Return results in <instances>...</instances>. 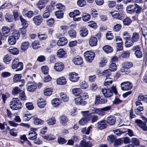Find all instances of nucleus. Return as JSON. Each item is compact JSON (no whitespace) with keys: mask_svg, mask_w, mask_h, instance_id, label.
<instances>
[{"mask_svg":"<svg viewBox=\"0 0 147 147\" xmlns=\"http://www.w3.org/2000/svg\"><path fill=\"white\" fill-rule=\"evenodd\" d=\"M102 92L104 96L107 98L111 97L113 95V92L116 95L117 94L116 88L114 86H112L111 89H103L102 90Z\"/></svg>","mask_w":147,"mask_h":147,"instance_id":"obj_1","label":"nucleus"},{"mask_svg":"<svg viewBox=\"0 0 147 147\" xmlns=\"http://www.w3.org/2000/svg\"><path fill=\"white\" fill-rule=\"evenodd\" d=\"M22 104L18 98H13L10 102V106L13 110H18L22 108Z\"/></svg>","mask_w":147,"mask_h":147,"instance_id":"obj_2","label":"nucleus"},{"mask_svg":"<svg viewBox=\"0 0 147 147\" xmlns=\"http://www.w3.org/2000/svg\"><path fill=\"white\" fill-rule=\"evenodd\" d=\"M11 67L13 69L17 68L16 71L22 70L23 68V64L22 62H19V59L18 58H15L13 60Z\"/></svg>","mask_w":147,"mask_h":147,"instance_id":"obj_3","label":"nucleus"},{"mask_svg":"<svg viewBox=\"0 0 147 147\" xmlns=\"http://www.w3.org/2000/svg\"><path fill=\"white\" fill-rule=\"evenodd\" d=\"M85 58L87 61L91 62L95 57V53L91 51H87L84 53Z\"/></svg>","mask_w":147,"mask_h":147,"instance_id":"obj_4","label":"nucleus"},{"mask_svg":"<svg viewBox=\"0 0 147 147\" xmlns=\"http://www.w3.org/2000/svg\"><path fill=\"white\" fill-rule=\"evenodd\" d=\"M140 49L141 47L138 45L134 46L131 49L132 51H135L134 54L137 58H140L142 57V53Z\"/></svg>","mask_w":147,"mask_h":147,"instance_id":"obj_5","label":"nucleus"},{"mask_svg":"<svg viewBox=\"0 0 147 147\" xmlns=\"http://www.w3.org/2000/svg\"><path fill=\"white\" fill-rule=\"evenodd\" d=\"M37 88L36 84L33 82L29 81L26 85L27 90L30 92H34Z\"/></svg>","mask_w":147,"mask_h":147,"instance_id":"obj_6","label":"nucleus"},{"mask_svg":"<svg viewBox=\"0 0 147 147\" xmlns=\"http://www.w3.org/2000/svg\"><path fill=\"white\" fill-rule=\"evenodd\" d=\"M22 77V76L21 74H16L14 76L13 78V81L14 82L16 83L19 82L22 83V84L19 85L20 87H22L25 83L24 80L21 79Z\"/></svg>","mask_w":147,"mask_h":147,"instance_id":"obj_7","label":"nucleus"},{"mask_svg":"<svg viewBox=\"0 0 147 147\" xmlns=\"http://www.w3.org/2000/svg\"><path fill=\"white\" fill-rule=\"evenodd\" d=\"M135 122L138 126L142 129L143 131H147V127L145 122H142L141 120L138 119H136Z\"/></svg>","mask_w":147,"mask_h":147,"instance_id":"obj_8","label":"nucleus"},{"mask_svg":"<svg viewBox=\"0 0 147 147\" xmlns=\"http://www.w3.org/2000/svg\"><path fill=\"white\" fill-rule=\"evenodd\" d=\"M121 88L123 90H130L132 87V84L129 82H125L121 84Z\"/></svg>","mask_w":147,"mask_h":147,"instance_id":"obj_9","label":"nucleus"},{"mask_svg":"<svg viewBox=\"0 0 147 147\" xmlns=\"http://www.w3.org/2000/svg\"><path fill=\"white\" fill-rule=\"evenodd\" d=\"M32 20L35 24L36 26H38L42 23L43 19L41 15H38L34 16Z\"/></svg>","mask_w":147,"mask_h":147,"instance_id":"obj_10","label":"nucleus"},{"mask_svg":"<svg viewBox=\"0 0 147 147\" xmlns=\"http://www.w3.org/2000/svg\"><path fill=\"white\" fill-rule=\"evenodd\" d=\"M107 125L106 120L102 119L98 122L97 127L99 129L102 130L106 128Z\"/></svg>","mask_w":147,"mask_h":147,"instance_id":"obj_11","label":"nucleus"},{"mask_svg":"<svg viewBox=\"0 0 147 147\" xmlns=\"http://www.w3.org/2000/svg\"><path fill=\"white\" fill-rule=\"evenodd\" d=\"M107 100L106 98H101L100 96H96L95 97V104L98 105L100 104H105L107 102Z\"/></svg>","mask_w":147,"mask_h":147,"instance_id":"obj_12","label":"nucleus"},{"mask_svg":"<svg viewBox=\"0 0 147 147\" xmlns=\"http://www.w3.org/2000/svg\"><path fill=\"white\" fill-rule=\"evenodd\" d=\"M79 78L78 74L75 72H72L70 73L69 76V80L73 82L77 81Z\"/></svg>","mask_w":147,"mask_h":147,"instance_id":"obj_13","label":"nucleus"},{"mask_svg":"<svg viewBox=\"0 0 147 147\" xmlns=\"http://www.w3.org/2000/svg\"><path fill=\"white\" fill-rule=\"evenodd\" d=\"M63 64L61 62H57L55 64L54 68L55 70L57 71L60 72L62 71L64 68Z\"/></svg>","mask_w":147,"mask_h":147,"instance_id":"obj_14","label":"nucleus"},{"mask_svg":"<svg viewBox=\"0 0 147 147\" xmlns=\"http://www.w3.org/2000/svg\"><path fill=\"white\" fill-rule=\"evenodd\" d=\"M79 146L80 147H92V144L90 141L86 142L83 139L80 142Z\"/></svg>","mask_w":147,"mask_h":147,"instance_id":"obj_15","label":"nucleus"},{"mask_svg":"<svg viewBox=\"0 0 147 147\" xmlns=\"http://www.w3.org/2000/svg\"><path fill=\"white\" fill-rule=\"evenodd\" d=\"M67 43V39L64 37L60 38L57 42L58 46H63L66 45Z\"/></svg>","mask_w":147,"mask_h":147,"instance_id":"obj_16","label":"nucleus"},{"mask_svg":"<svg viewBox=\"0 0 147 147\" xmlns=\"http://www.w3.org/2000/svg\"><path fill=\"white\" fill-rule=\"evenodd\" d=\"M106 121L109 125H113L115 124L116 119L113 116H110L107 118Z\"/></svg>","mask_w":147,"mask_h":147,"instance_id":"obj_17","label":"nucleus"},{"mask_svg":"<svg viewBox=\"0 0 147 147\" xmlns=\"http://www.w3.org/2000/svg\"><path fill=\"white\" fill-rule=\"evenodd\" d=\"M75 103L77 105H84L87 104L86 102L83 100L80 96H78V97L75 99Z\"/></svg>","mask_w":147,"mask_h":147,"instance_id":"obj_18","label":"nucleus"},{"mask_svg":"<svg viewBox=\"0 0 147 147\" xmlns=\"http://www.w3.org/2000/svg\"><path fill=\"white\" fill-rule=\"evenodd\" d=\"M74 63L76 65H81L83 63V60L82 58L79 56H77L73 60Z\"/></svg>","mask_w":147,"mask_h":147,"instance_id":"obj_19","label":"nucleus"},{"mask_svg":"<svg viewBox=\"0 0 147 147\" xmlns=\"http://www.w3.org/2000/svg\"><path fill=\"white\" fill-rule=\"evenodd\" d=\"M22 13L24 16L25 17H27L28 18H31L34 15V13L32 11H28L25 10H23Z\"/></svg>","mask_w":147,"mask_h":147,"instance_id":"obj_20","label":"nucleus"},{"mask_svg":"<svg viewBox=\"0 0 147 147\" xmlns=\"http://www.w3.org/2000/svg\"><path fill=\"white\" fill-rule=\"evenodd\" d=\"M2 31L4 36H7L10 34V29L7 26H3L2 27Z\"/></svg>","mask_w":147,"mask_h":147,"instance_id":"obj_21","label":"nucleus"},{"mask_svg":"<svg viewBox=\"0 0 147 147\" xmlns=\"http://www.w3.org/2000/svg\"><path fill=\"white\" fill-rule=\"evenodd\" d=\"M37 133L34 131H31L28 134V138L30 140H33L37 138Z\"/></svg>","mask_w":147,"mask_h":147,"instance_id":"obj_22","label":"nucleus"},{"mask_svg":"<svg viewBox=\"0 0 147 147\" xmlns=\"http://www.w3.org/2000/svg\"><path fill=\"white\" fill-rule=\"evenodd\" d=\"M7 50L9 53L14 55H17L19 53V50L16 48L11 47L7 49Z\"/></svg>","mask_w":147,"mask_h":147,"instance_id":"obj_23","label":"nucleus"},{"mask_svg":"<svg viewBox=\"0 0 147 147\" xmlns=\"http://www.w3.org/2000/svg\"><path fill=\"white\" fill-rule=\"evenodd\" d=\"M134 6L135 3L128 5L126 8L127 12L128 13L131 14L134 13Z\"/></svg>","mask_w":147,"mask_h":147,"instance_id":"obj_24","label":"nucleus"},{"mask_svg":"<svg viewBox=\"0 0 147 147\" xmlns=\"http://www.w3.org/2000/svg\"><path fill=\"white\" fill-rule=\"evenodd\" d=\"M111 71H112L109 69L105 70L102 72H99L98 74L100 76L103 75L106 77V78H107L111 75Z\"/></svg>","mask_w":147,"mask_h":147,"instance_id":"obj_25","label":"nucleus"},{"mask_svg":"<svg viewBox=\"0 0 147 147\" xmlns=\"http://www.w3.org/2000/svg\"><path fill=\"white\" fill-rule=\"evenodd\" d=\"M89 42L90 45L92 47L95 46L97 45V40L95 37H91Z\"/></svg>","mask_w":147,"mask_h":147,"instance_id":"obj_26","label":"nucleus"},{"mask_svg":"<svg viewBox=\"0 0 147 147\" xmlns=\"http://www.w3.org/2000/svg\"><path fill=\"white\" fill-rule=\"evenodd\" d=\"M102 49L104 51L107 53H111L113 51L112 47L108 45L104 46L103 47Z\"/></svg>","mask_w":147,"mask_h":147,"instance_id":"obj_27","label":"nucleus"},{"mask_svg":"<svg viewBox=\"0 0 147 147\" xmlns=\"http://www.w3.org/2000/svg\"><path fill=\"white\" fill-rule=\"evenodd\" d=\"M110 13L112 15V16L114 18H116L119 20H122L123 18V17L122 15L119 14L117 12H111Z\"/></svg>","mask_w":147,"mask_h":147,"instance_id":"obj_28","label":"nucleus"},{"mask_svg":"<svg viewBox=\"0 0 147 147\" xmlns=\"http://www.w3.org/2000/svg\"><path fill=\"white\" fill-rule=\"evenodd\" d=\"M29 43L28 41L24 42L22 43L21 45V49L23 51H25L28 48Z\"/></svg>","mask_w":147,"mask_h":147,"instance_id":"obj_29","label":"nucleus"},{"mask_svg":"<svg viewBox=\"0 0 147 147\" xmlns=\"http://www.w3.org/2000/svg\"><path fill=\"white\" fill-rule=\"evenodd\" d=\"M94 110L93 111V112L91 113V114L96 113L101 116L104 115L105 114V112L102 109H96L95 108H94Z\"/></svg>","mask_w":147,"mask_h":147,"instance_id":"obj_30","label":"nucleus"},{"mask_svg":"<svg viewBox=\"0 0 147 147\" xmlns=\"http://www.w3.org/2000/svg\"><path fill=\"white\" fill-rule=\"evenodd\" d=\"M65 51L63 49H59L57 53V55L59 58H61L64 57L66 55Z\"/></svg>","mask_w":147,"mask_h":147,"instance_id":"obj_31","label":"nucleus"},{"mask_svg":"<svg viewBox=\"0 0 147 147\" xmlns=\"http://www.w3.org/2000/svg\"><path fill=\"white\" fill-rule=\"evenodd\" d=\"M134 9V13H135L136 14H139L141 12L142 10V7L136 3H135Z\"/></svg>","mask_w":147,"mask_h":147,"instance_id":"obj_32","label":"nucleus"},{"mask_svg":"<svg viewBox=\"0 0 147 147\" xmlns=\"http://www.w3.org/2000/svg\"><path fill=\"white\" fill-rule=\"evenodd\" d=\"M19 38H15L13 36H11L9 38L8 42L11 45H14L16 42V39H18Z\"/></svg>","mask_w":147,"mask_h":147,"instance_id":"obj_33","label":"nucleus"},{"mask_svg":"<svg viewBox=\"0 0 147 147\" xmlns=\"http://www.w3.org/2000/svg\"><path fill=\"white\" fill-rule=\"evenodd\" d=\"M57 82L58 84L61 85L65 84L66 82V79L64 77H61L58 78Z\"/></svg>","mask_w":147,"mask_h":147,"instance_id":"obj_34","label":"nucleus"},{"mask_svg":"<svg viewBox=\"0 0 147 147\" xmlns=\"http://www.w3.org/2000/svg\"><path fill=\"white\" fill-rule=\"evenodd\" d=\"M135 104L136 105V109H138L140 110H143V107L142 105L141 101L138 99L135 102Z\"/></svg>","mask_w":147,"mask_h":147,"instance_id":"obj_35","label":"nucleus"},{"mask_svg":"<svg viewBox=\"0 0 147 147\" xmlns=\"http://www.w3.org/2000/svg\"><path fill=\"white\" fill-rule=\"evenodd\" d=\"M139 38V34L138 33L135 32L133 33L131 39L134 42H136L138 40Z\"/></svg>","mask_w":147,"mask_h":147,"instance_id":"obj_36","label":"nucleus"},{"mask_svg":"<svg viewBox=\"0 0 147 147\" xmlns=\"http://www.w3.org/2000/svg\"><path fill=\"white\" fill-rule=\"evenodd\" d=\"M113 81V79L111 78H106L105 79L104 84L107 86H110L111 84Z\"/></svg>","mask_w":147,"mask_h":147,"instance_id":"obj_37","label":"nucleus"},{"mask_svg":"<svg viewBox=\"0 0 147 147\" xmlns=\"http://www.w3.org/2000/svg\"><path fill=\"white\" fill-rule=\"evenodd\" d=\"M19 18L23 27L27 28L28 26V22L27 21L25 20L22 16H19Z\"/></svg>","mask_w":147,"mask_h":147,"instance_id":"obj_38","label":"nucleus"},{"mask_svg":"<svg viewBox=\"0 0 147 147\" xmlns=\"http://www.w3.org/2000/svg\"><path fill=\"white\" fill-rule=\"evenodd\" d=\"M80 35L83 37L86 36L88 34V31L86 28H82L80 31Z\"/></svg>","mask_w":147,"mask_h":147,"instance_id":"obj_39","label":"nucleus"},{"mask_svg":"<svg viewBox=\"0 0 147 147\" xmlns=\"http://www.w3.org/2000/svg\"><path fill=\"white\" fill-rule=\"evenodd\" d=\"M133 65L131 62L126 61L123 63L122 64L123 68L129 69Z\"/></svg>","mask_w":147,"mask_h":147,"instance_id":"obj_40","label":"nucleus"},{"mask_svg":"<svg viewBox=\"0 0 147 147\" xmlns=\"http://www.w3.org/2000/svg\"><path fill=\"white\" fill-rule=\"evenodd\" d=\"M60 101L59 99L55 98L52 100L51 103L53 107H56L60 104Z\"/></svg>","mask_w":147,"mask_h":147,"instance_id":"obj_41","label":"nucleus"},{"mask_svg":"<svg viewBox=\"0 0 147 147\" xmlns=\"http://www.w3.org/2000/svg\"><path fill=\"white\" fill-rule=\"evenodd\" d=\"M59 119L62 124L64 125L65 123L68 121V119L67 117L64 115H62L60 116Z\"/></svg>","mask_w":147,"mask_h":147,"instance_id":"obj_42","label":"nucleus"},{"mask_svg":"<svg viewBox=\"0 0 147 147\" xmlns=\"http://www.w3.org/2000/svg\"><path fill=\"white\" fill-rule=\"evenodd\" d=\"M60 96L63 102H66L68 101L69 99V96L64 94V93H61L60 94Z\"/></svg>","mask_w":147,"mask_h":147,"instance_id":"obj_43","label":"nucleus"},{"mask_svg":"<svg viewBox=\"0 0 147 147\" xmlns=\"http://www.w3.org/2000/svg\"><path fill=\"white\" fill-rule=\"evenodd\" d=\"M5 18L6 21L8 22H11L13 20V16L7 13L5 15Z\"/></svg>","mask_w":147,"mask_h":147,"instance_id":"obj_44","label":"nucleus"},{"mask_svg":"<svg viewBox=\"0 0 147 147\" xmlns=\"http://www.w3.org/2000/svg\"><path fill=\"white\" fill-rule=\"evenodd\" d=\"M36 6L39 9L41 10L45 7V5L44 3L40 0L36 3Z\"/></svg>","mask_w":147,"mask_h":147,"instance_id":"obj_45","label":"nucleus"},{"mask_svg":"<svg viewBox=\"0 0 147 147\" xmlns=\"http://www.w3.org/2000/svg\"><path fill=\"white\" fill-rule=\"evenodd\" d=\"M38 36L41 40H45L48 37L47 35L42 34L41 32H39L38 33Z\"/></svg>","mask_w":147,"mask_h":147,"instance_id":"obj_46","label":"nucleus"},{"mask_svg":"<svg viewBox=\"0 0 147 147\" xmlns=\"http://www.w3.org/2000/svg\"><path fill=\"white\" fill-rule=\"evenodd\" d=\"M82 90L80 88H75L73 89L72 92L73 94L76 96H79Z\"/></svg>","mask_w":147,"mask_h":147,"instance_id":"obj_47","label":"nucleus"},{"mask_svg":"<svg viewBox=\"0 0 147 147\" xmlns=\"http://www.w3.org/2000/svg\"><path fill=\"white\" fill-rule=\"evenodd\" d=\"M69 36L72 38H75L76 37V32L74 30L71 29L69 30L68 32Z\"/></svg>","mask_w":147,"mask_h":147,"instance_id":"obj_48","label":"nucleus"},{"mask_svg":"<svg viewBox=\"0 0 147 147\" xmlns=\"http://www.w3.org/2000/svg\"><path fill=\"white\" fill-rule=\"evenodd\" d=\"M55 15L57 18H62L63 17V12L62 10L57 11L55 12Z\"/></svg>","mask_w":147,"mask_h":147,"instance_id":"obj_49","label":"nucleus"},{"mask_svg":"<svg viewBox=\"0 0 147 147\" xmlns=\"http://www.w3.org/2000/svg\"><path fill=\"white\" fill-rule=\"evenodd\" d=\"M32 118L31 115L30 113H26L23 116V120L26 121H27Z\"/></svg>","mask_w":147,"mask_h":147,"instance_id":"obj_50","label":"nucleus"},{"mask_svg":"<svg viewBox=\"0 0 147 147\" xmlns=\"http://www.w3.org/2000/svg\"><path fill=\"white\" fill-rule=\"evenodd\" d=\"M90 120V118L84 117L79 121V124L81 125H85Z\"/></svg>","mask_w":147,"mask_h":147,"instance_id":"obj_51","label":"nucleus"},{"mask_svg":"<svg viewBox=\"0 0 147 147\" xmlns=\"http://www.w3.org/2000/svg\"><path fill=\"white\" fill-rule=\"evenodd\" d=\"M32 119L34 120V123L36 125H41L43 123V121L40 119L37 118H34L33 117H32Z\"/></svg>","mask_w":147,"mask_h":147,"instance_id":"obj_52","label":"nucleus"},{"mask_svg":"<svg viewBox=\"0 0 147 147\" xmlns=\"http://www.w3.org/2000/svg\"><path fill=\"white\" fill-rule=\"evenodd\" d=\"M90 18V15L86 13H84L82 15V18L83 20L84 21H87Z\"/></svg>","mask_w":147,"mask_h":147,"instance_id":"obj_53","label":"nucleus"},{"mask_svg":"<svg viewBox=\"0 0 147 147\" xmlns=\"http://www.w3.org/2000/svg\"><path fill=\"white\" fill-rule=\"evenodd\" d=\"M130 142L136 146H138L140 144L139 140L136 138H131V139Z\"/></svg>","mask_w":147,"mask_h":147,"instance_id":"obj_54","label":"nucleus"},{"mask_svg":"<svg viewBox=\"0 0 147 147\" xmlns=\"http://www.w3.org/2000/svg\"><path fill=\"white\" fill-rule=\"evenodd\" d=\"M117 66L116 64L113 62L111 63L109 67V69L112 71H114L117 69Z\"/></svg>","mask_w":147,"mask_h":147,"instance_id":"obj_55","label":"nucleus"},{"mask_svg":"<svg viewBox=\"0 0 147 147\" xmlns=\"http://www.w3.org/2000/svg\"><path fill=\"white\" fill-rule=\"evenodd\" d=\"M21 90L18 86L15 87L12 90V93L13 95H17L19 93Z\"/></svg>","mask_w":147,"mask_h":147,"instance_id":"obj_56","label":"nucleus"},{"mask_svg":"<svg viewBox=\"0 0 147 147\" xmlns=\"http://www.w3.org/2000/svg\"><path fill=\"white\" fill-rule=\"evenodd\" d=\"M116 138L115 135H111L108 136L107 139L110 143H112L115 140Z\"/></svg>","mask_w":147,"mask_h":147,"instance_id":"obj_57","label":"nucleus"},{"mask_svg":"<svg viewBox=\"0 0 147 147\" xmlns=\"http://www.w3.org/2000/svg\"><path fill=\"white\" fill-rule=\"evenodd\" d=\"M19 97L22 100H24L26 99V97L24 91L21 90L20 91L19 94Z\"/></svg>","mask_w":147,"mask_h":147,"instance_id":"obj_58","label":"nucleus"},{"mask_svg":"<svg viewBox=\"0 0 147 147\" xmlns=\"http://www.w3.org/2000/svg\"><path fill=\"white\" fill-rule=\"evenodd\" d=\"M124 24L125 25L128 26L132 22V20L129 18H126L123 20Z\"/></svg>","mask_w":147,"mask_h":147,"instance_id":"obj_59","label":"nucleus"},{"mask_svg":"<svg viewBox=\"0 0 147 147\" xmlns=\"http://www.w3.org/2000/svg\"><path fill=\"white\" fill-rule=\"evenodd\" d=\"M129 55L130 52L129 51H124L121 55V56L123 58H127L129 57Z\"/></svg>","mask_w":147,"mask_h":147,"instance_id":"obj_60","label":"nucleus"},{"mask_svg":"<svg viewBox=\"0 0 147 147\" xmlns=\"http://www.w3.org/2000/svg\"><path fill=\"white\" fill-rule=\"evenodd\" d=\"M40 45L39 44V42L38 41L36 40L34 41L32 43V46L34 49H36L40 47Z\"/></svg>","mask_w":147,"mask_h":147,"instance_id":"obj_61","label":"nucleus"},{"mask_svg":"<svg viewBox=\"0 0 147 147\" xmlns=\"http://www.w3.org/2000/svg\"><path fill=\"white\" fill-rule=\"evenodd\" d=\"M128 40H126L125 42V46L126 47H129L133 45L134 42L131 39V40L129 42H128Z\"/></svg>","mask_w":147,"mask_h":147,"instance_id":"obj_62","label":"nucleus"},{"mask_svg":"<svg viewBox=\"0 0 147 147\" xmlns=\"http://www.w3.org/2000/svg\"><path fill=\"white\" fill-rule=\"evenodd\" d=\"M77 3L79 6L83 7L86 5V1L85 0H78Z\"/></svg>","mask_w":147,"mask_h":147,"instance_id":"obj_63","label":"nucleus"},{"mask_svg":"<svg viewBox=\"0 0 147 147\" xmlns=\"http://www.w3.org/2000/svg\"><path fill=\"white\" fill-rule=\"evenodd\" d=\"M138 98L141 101H143L147 103V96L139 95L138 97Z\"/></svg>","mask_w":147,"mask_h":147,"instance_id":"obj_64","label":"nucleus"}]
</instances>
